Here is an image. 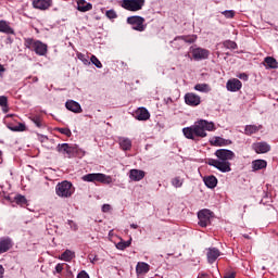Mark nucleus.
I'll return each instance as SVG.
<instances>
[{"label": "nucleus", "mask_w": 278, "mask_h": 278, "mask_svg": "<svg viewBox=\"0 0 278 278\" xmlns=\"http://www.w3.org/2000/svg\"><path fill=\"white\" fill-rule=\"evenodd\" d=\"M5 105H8V97L0 96V106L5 108Z\"/></svg>", "instance_id": "nucleus-43"}, {"label": "nucleus", "mask_w": 278, "mask_h": 278, "mask_svg": "<svg viewBox=\"0 0 278 278\" xmlns=\"http://www.w3.org/2000/svg\"><path fill=\"white\" fill-rule=\"evenodd\" d=\"M53 5V0H33V8L35 10H49Z\"/></svg>", "instance_id": "nucleus-11"}, {"label": "nucleus", "mask_w": 278, "mask_h": 278, "mask_svg": "<svg viewBox=\"0 0 278 278\" xmlns=\"http://www.w3.org/2000/svg\"><path fill=\"white\" fill-rule=\"evenodd\" d=\"M9 129L11 131H25V129H27V127L25 126V124L20 123L17 126H9Z\"/></svg>", "instance_id": "nucleus-35"}, {"label": "nucleus", "mask_w": 278, "mask_h": 278, "mask_svg": "<svg viewBox=\"0 0 278 278\" xmlns=\"http://www.w3.org/2000/svg\"><path fill=\"white\" fill-rule=\"evenodd\" d=\"M213 217H214V213H212V211H210L207 208L201 210L198 213L200 227H207V225H210L212 223Z\"/></svg>", "instance_id": "nucleus-8"}, {"label": "nucleus", "mask_w": 278, "mask_h": 278, "mask_svg": "<svg viewBox=\"0 0 278 278\" xmlns=\"http://www.w3.org/2000/svg\"><path fill=\"white\" fill-rule=\"evenodd\" d=\"M2 112H4V114H8V112H10L8 104L5 106H2Z\"/></svg>", "instance_id": "nucleus-48"}, {"label": "nucleus", "mask_w": 278, "mask_h": 278, "mask_svg": "<svg viewBox=\"0 0 278 278\" xmlns=\"http://www.w3.org/2000/svg\"><path fill=\"white\" fill-rule=\"evenodd\" d=\"M216 159L208 160V166H214L220 173H231V163L230 160L236 157V153L231 150L219 149L215 152Z\"/></svg>", "instance_id": "nucleus-2"}, {"label": "nucleus", "mask_w": 278, "mask_h": 278, "mask_svg": "<svg viewBox=\"0 0 278 278\" xmlns=\"http://www.w3.org/2000/svg\"><path fill=\"white\" fill-rule=\"evenodd\" d=\"M4 274H5V268H3V265H0V278H3Z\"/></svg>", "instance_id": "nucleus-46"}, {"label": "nucleus", "mask_w": 278, "mask_h": 278, "mask_svg": "<svg viewBox=\"0 0 278 278\" xmlns=\"http://www.w3.org/2000/svg\"><path fill=\"white\" fill-rule=\"evenodd\" d=\"M15 203L17 205H27V199L24 195L18 194L15 197Z\"/></svg>", "instance_id": "nucleus-36"}, {"label": "nucleus", "mask_w": 278, "mask_h": 278, "mask_svg": "<svg viewBox=\"0 0 278 278\" xmlns=\"http://www.w3.org/2000/svg\"><path fill=\"white\" fill-rule=\"evenodd\" d=\"M253 150L255 153H268L270 151V146L264 141L253 143Z\"/></svg>", "instance_id": "nucleus-16"}, {"label": "nucleus", "mask_w": 278, "mask_h": 278, "mask_svg": "<svg viewBox=\"0 0 278 278\" xmlns=\"http://www.w3.org/2000/svg\"><path fill=\"white\" fill-rule=\"evenodd\" d=\"M208 264H214L220 257V251L216 248H210L206 253Z\"/></svg>", "instance_id": "nucleus-14"}, {"label": "nucleus", "mask_w": 278, "mask_h": 278, "mask_svg": "<svg viewBox=\"0 0 278 278\" xmlns=\"http://www.w3.org/2000/svg\"><path fill=\"white\" fill-rule=\"evenodd\" d=\"M97 262V256L93 257L92 263L94 264Z\"/></svg>", "instance_id": "nucleus-54"}, {"label": "nucleus", "mask_w": 278, "mask_h": 278, "mask_svg": "<svg viewBox=\"0 0 278 278\" xmlns=\"http://www.w3.org/2000/svg\"><path fill=\"white\" fill-rule=\"evenodd\" d=\"M127 23L128 25L132 26V29H135V31H144L146 26H144V17L142 16H129L127 17Z\"/></svg>", "instance_id": "nucleus-7"}, {"label": "nucleus", "mask_w": 278, "mask_h": 278, "mask_svg": "<svg viewBox=\"0 0 278 278\" xmlns=\"http://www.w3.org/2000/svg\"><path fill=\"white\" fill-rule=\"evenodd\" d=\"M193 60H207L210 58V50L205 48H193L191 50Z\"/></svg>", "instance_id": "nucleus-9"}, {"label": "nucleus", "mask_w": 278, "mask_h": 278, "mask_svg": "<svg viewBox=\"0 0 278 278\" xmlns=\"http://www.w3.org/2000/svg\"><path fill=\"white\" fill-rule=\"evenodd\" d=\"M66 110H70V112H74L75 114H80L81 112V105L78 102H75L74 100H70L65 103Z\"/></svg>", "instance_id": "nucleus-17"}, {"label": "nucleus", "mask_w": 278, "mask_h": 278, "mask_svg": "<svg viewBox=\"0 0 278 278\" xmlns=\"http://www.w3.org/2000/svg\"><path fill=\"white\" fill-rule=\"evenodd\" d=\"M262 129V125H247L244 129L245 136H253V134H257Z\"/></svg>", "instance_id": "nucleus-25"}, {"label": "nucleus", "mask_w": 278, "mask_h": 278, "mask_svg": "<svg viewBox=\"0 0 278 278\" xmlns=\"http://www.w3.org/2000/svg\"><path fill=\"white\" fill-rule=\"evenodd\" d=\"M119 142V147L123 151H129L131 150V139L129 138H125V137H121L118 139Z\"/></svg>", "instance_id": "nucleus-24"}, {"label": "nucleus", "mask_w": 278, "mask_h": 278, "mask_svg": "<svg viewBox=\"0 0 278 278\" xmlns=\"http://www.w3.org/2000/svg\"><path fill=\"white\" fill-rule=\"evenodd\" d=\"M112 210V206L110 204H103L102 206V212L108 213Z\"/></svg>", "instance_id": "nucleus-45"}, {"label": "nucleus", "mask_w": 278, "mask_h": 278, "mask_svg": "<svg viewBox=\"0 0 278 278\" xmlns=\"http://www.w3.org/2000/svg\"><path fill=\"white\" fill-rule=\"evenodd\" d=\"M194 90H197L198 92H210L212 88H210V85L207 84H197L194 86Z\"/></svg>", "instance_id": "nucleus-29"}, {"label": "nucleus", "mask_w": 278, "mask_h": 278, "mask_svg": "<svg viewBox=\"0 0 278 278\" xmlns=\"http://www.w3.org/2000/svg\"><path fill=\"white\" fill-rule=\"evenodd\" d=\"M224 47L226 49H238V43H236V41H225L224 42Z\"/></svg>", "instance_id": "nucleus-39"}, {"label": "nucleus", "mask_w": 278, "mask_h": 278, "mask_svg": "<svg viewBox=\"0 0 278 278\" xmlns=\"http://www.w3.org/2000/svg\"><path fill=\"white\" fill-rule=\"evenodd\" d=\"M130 227H131V229H136L138 227V225L131 224Z\"/></svg>", "instance_id": "nucleus-51"}, {"label": "nucleus", "mask_w": 278, "mask_h": 278, "mask_svg": "<svg viewBox=\"0 0 278 278\" xmlns=\"http://www.w3.org/2000/svg\"><path fill=\"white\" fill-rule=\"evenodd\" d=\"M131 247V239L128 241H119L116 244V249H118L119 251H125V249Z\"/></svg>", "instance_id": "nucleus-31"}, {"label": "nucleus", "mask_w": 278, "mask_h": 278, "mask_svg": "<svg viewBox=\"0 0 278 278\" xmlns=\"http://www.w3.org/2000/svg\"><path fill=\"white\" fill-rule=\"evenodd\" d=\"M198 278H210V275L205 274V273H200L198 275Z\"/></svg>", "instance_id": "nucleus-47"}, {"label": "nucleus", "mask_w": 278, "mask_h": 278, "mask_svg": "<svg viewBox=\"0 0 278 278\" xmlns=\"http://www.w3.org/2000/svg\"><path fill=\"white\" fill-rule=\"evenodd\" d=\"M207 131H216V124L206 119H200L194 125L182 129V134L188 140L207 138Z\"/></svg>", "instance_id": "nucleus-1"}, {"label": "nucleus", "mask_w": 278, "mask_h": 278, "mask_svg": "<svg viewBox=\"0 0 278 278\" xmlns=\"http://www.w3.org/2000/svg\"><path fill=\"white\" fill-rule=\"evenodd\" d=\"M12 116H14V115L9 114V115H7V118H12Z\"/></svg>", "instance_id": "nucleus-52"}, {"label": "nucleus", "mask_w": 278, "mask_h": 278, "mask_svg": "<svg viewBox=\"0 0 278 278\" xmlns=\"http://www.w3.org/2000/svg\"><path fill=\"white\" fill-rule=\"evenodd\" d=\"M105 16H108L110 21H114V18H118V14H116V11L114 10L106 11Z\"/></svg>", "instance_id": "nucleus-38"}, {"label": "nucleus", "mask_w": 278, "mask_h": 278, "mask_svg": "<svg viewBox=\"0 0 278 278\" xmlns=\"http://www.w3.org/2000/svg\"><path fill=\"white\" fill-rule=\"evenodd\" d=\"M135 118H137V121H149V118H151V114L146 108H139L135 112Z\"/></svg>", "instance_id": "nucleus-15"}, {"label": "nucleus", "mask_w": 278, "mask_h": 278, "mask_svg": "<svg viewBox=\"0 0 278 278\" xmlns=\"http://www.w3.org/2000/svg\"><path fill=\"white\" fill-rule=\"evenodd\" d=\"M35 81H38V78H35Z\"/></svg>", "instance_id": "nucleus-56"}, {"label": "nucleus", "mask_w": 278, "mask_h": 278, "mask_svg": "<svg viewBox=\"0 0 278 278\" xmlns=\"http://www.w3.org/2000/svg\"><path fill=\"white\" fill-rule=\"evenodd\" d=\"M252 166L254 170H262V168H266L267 163L264 160H256L253 161Z\"/></svg>", "instance_id": "nucleus-28"}, {"label": "nucleus", "mask_w": 278, "mask_h": 278, "mask_svg": "<svg viewBox=\"0 0 278 278\" xmlns=\"http://www.w3.org/2000/svg\"><path fill=\"white\" fill-rule=\"evenodd\" d=\"M90 62L94 64L97 68H103V64H101V61H99L96 55H91Z\"/></svg>", "instance_id": "nucleus-37"}, {"label": "nucleus", "mask_w": 278, "mask_h": 278, "mask_svg": "<svg viewBox=\"0 0 278 278\" xmlns=\"http://www.w3.org/2000/svg\"><path fill=\"white\" fill-rule=\"evenodd\" d=\"M0 33L14 35V28L10 26V23L7 21L0 20Z\"/></svg>", "instance_id": "nucleus-20"}, {"label": "nucleus", "mask_w": 278, "mask_h": 278, "mask_svg": "<svg viewBox=\"0 0 278 278\" xmlns=\"http://www.w3.org/2000/svg\"><path fill=\"white\" fill-rule=\"evenodd\" d=\"M213 147H227L231 144V140L223 139V137H214L211 140Z\"/></svg>", "instance_id": "nucleus-18"}, {"label": "nucleus", "mask_w": 278, "mask_h": 278, "mask_svg": "<svg viewBox=\"0 0 278 278\" xmlns=\"http://www.w3.org/2000/svg\"><path fill=\"white\" fill-rule=\"evenodd\" d=\"M185 103L191 108H197V105H201V97L192 92L186 93Z\"/></svg>", "instance_id": "nucleus-10"}, {"label": "nucleus", "mask_w": 278, "mask_h": 278, "mask_svg": "<svg viewBox=\"0 0 278 278\" xmlns=\"http://www.w3.org/2000/svg\"><path fill=\"white\" fill-rule=\"evenodd\" d=\"M83 181L92 182V184H112V176H108L105 174L97 173V174H87L81 177Z\"/></svg>", "instance_id": "nucleus-5"}, {"label": "nucleus", "mask_w": 278, "mask_h": 278, "mask_svg": "<svg viewBox=\"0 0 278 278\" xmlns=\"http://www.w3.org/2000/svg\"><path fill=\"white\" fill-rule=\"evenodd\" d=\"M179 39L184 40L185 42H188L189 45H192V42H197V36L195 35L181 36V37H179Z\"/></svg>", "instance_id": "nucleus-33"}, {"label": "nucleus", "mask_w": 278, "mask_h": 278, "mask_svg": "<svg viewBox=\"0 0 278 278\" xmlns=\"http://www.w3.org/2000/svg\"><path fill=\"white\" fill-rule=\"evenodd\" d=\"M146 0H122L121 8L128 12H140L144 8Z\"/></svg>", "instance_id": "nucleus-6"}, {"label": "nucleus", "mask_w": 278, "mask_h": 278, "mask_svg": "<svg viewBox=\"0 0 278 278\" xmlns=\"http://www.w3.org/2000/svg\"><path fill=\"white\" fill-rule=\"evenodd\" d=\"M30 121H33L36 124V127H43L45 124L42 123V116L40 115H33L30 116Z\"/></svg>", "instance_id": "nucleus-32"}, {"label": "nucleus", "mask_w": 278, "mask_h": 278, "mask_svg": "<svg viewBox=\"0 0 278 278\" xmlns=\"http://www.w3.org/2000/svg\"><path fill=\"white\" fill-rule=\"evenodd\" d=\"M222 14H223L226 18H233V16H236V11H233V10L223 11Z\"/></svg>", "instance_id": "nucleus-41"}, {"label": "nucleus", "mask_w": 278, "mask_h": 278, "mask_svg": "<svg viewBox=\"0 0 278 278\" xmlns=\"http://www.w3.org/2000/svg\"><path fill=\"white\" fill-rule=\"evenodd\" d=\"M147 173L142 169H130L129 179L131 181H142V178L146 177Z\"/></svg>", "instance_id": "nucleus-13"}, {"label": "nucleus", "mask_w": 278, "mask_h": 278, "mask_svg": "<svg viewBox=\"0 0 278 278\" xmlns=\"http://www.w3.org/2000/svg\"><path fill=\"white\" fill-rule=\"evenodd\" d=\"M226 88L230 92H238V90L242 88V81H240V79L237 78L229 79L226 84Z\"/></svg>", "instance_id": "nucleus-12"}, {"label": "nucleus", "mask_w": 278, "mask_h": 278, "mask_svg": "<svg viewBox=\"0 0 278 278\" xmlns=\"http://www.w3.org/2000/svg\"><path fill=\"white\" fill-rule=\"evenodd\" d=\"M78 60H80L81 62H84L85 64H90V61L88 60V58H86V54L83 53H78L77 54Z\"/></svg>", "instance_id": "nucleus-42"}, {"label": "nucleus", "mask_w": 278, "mask_h": 278, "mask_svg": "<svg viewBox=\"0 0 278 278\" xmlns=\"http://www.w3.org/2000/svg\"><path fill=\"white\" fill-rule=\"evenodd\" d=\"M55 194L61 199H71L73 194H75V187H73V182L67 180L59 182L55 187Z\"/></svg>", "instance_id": "nucleus-3"}, {"label": "nucleus", "mask_w": 278, "mask_h": 278, "mask_svg": "<svg viewBox=\"0 0 278 278\" xmlns=\"http://www.w3.org/2000/svg\"><path fill=\"white\" fill-rule=\"evenodd\" d=\"M239 79H249V76H247V74H241L240 76H239Z\"/></svg>", "instance_id": "nucleus-50"}, {"label": "nucleus", "mask_w": 278, "mask_h": 278, "mask_svg": "<svg viewBox=\"0 0 278 278\" xmlns=\"http://www.w3.org/2000/svg\"><path fill=\"white\" fill-rule=\"evenodd\" d=\"M204 184L207 188H216L218 179H216V176H207L204 178Z\"/></svg>", "instance_id": "nucleus-26"}, {"label": "nucleus", "mask_w": 278, "mask_h": 278, "mask_svg": "<svg viewBox=\"0 0 278 278\" xmlns=\"http://www.w3.org/2000/svg\"><path fill=\"white\" fill-rule=\"evenodd\" d=\"M77 10L79 12H90V10H92V4L86 2V0H78L77 1Z\"/></svg>", "instance_id": "nucleus-23"}, {"label": "nucleus", "mask_w": 278, "mask_h": 278, "mask_svg": "<svg viewBox=\"0 0 278 278\" xmlns=\"http://www.w3.org/2000/svg\"><path fill=\"white\" fill-rule=\"evenodd\" d=\"M12 249V240L9 238L0 239V253H8Z\"/></svg>", "instance_id": "nucleus-19"}, {"label": "nucleus", "mask_w": 278, "mask_h": 278, "mask_svg": "<svg viewBox=\"0 0 278 278\" xmlns=\"http://www.w3.org/2000/svg\"><path fill=\"white\" fill-rule=\"evenodd\" d=\"M265 64H267L268 68H277L278 66L277 60L273 56L265 58Z\"/></svg>", "instance_id": "nucleus-30"}, {"label": "nucleus", "mask_w": 278, "mask_h": 278, "mask_svg": "<svg viewBox=\"0 0 278 278\" xmlns=\"http://www.w3.org/2000/svg\"><path fill=\"white\" fill-rule=\"evenodd\" d=\"M243 238H247L249 240L250 237L249 235H243Z\"/></svg>", "instance_id": "nucleus-53"}, {"label": "nucleus", "mask_w": 278, "mask_h": 278, "mask_svg": "<svg viewBox=\"0 0 278 278\" xmlns=\"http://www.w3.org/2000/svg\"><path fill=\"white\" fill-rule=\"evenodd\" d=\"M151 270V266L144 262H139L136 266L137 275H147Z\"/></svg>", "instance_id": "nucleus-21"}, {"label": "nucleus", "mask_w": 278, "mask_h": 278, "mask_svg": "<svg viewBox=\"0 0 278 278\" xmlns=\"http://www.w3.org/2000/svg\"><path fill=\"white\" fill-rule=\"evenodd\" d=\"M56 151H59V153H63V155H72L73 147L68 143H62L56 147Z\"/></svg>", "instance_id": "nucleus-22"}, {"label": "nucleus", "mask_w": 278, "mask_h": 278, "mask_svg": "<svg viewBox=\"0 0 278 278\" xmlns=\"http://www.w3.org/2000/svg\"><path fill=\"white\" fill-rule=\"evenodd\" d=\"M64 270V264L62 263H59L56 266H55V273H62Z\"/></svg>", "instance_id": "nucleus-44"}, {"label": "nucleus", "mask_w": 278, "mask_h": 278, "mask_svg": "<svg viewBox=\"0 0 278 278\" xmlns=\"http://www.w3.org/2000/svg\"><path fill=\"white\" fill-rule=\"evenodd\" d=\"M172 185L174 186V188H181V186H184V179L177 176L172 180Z\"/></svg>", "instance_id": "nucleus-34"}, {"label": "nucleus", "mask_w": 278, "mask_h": 278, "mask_svg": "<svg viewBox=\"0 0 278 278\" xmlns=\"http://www.w3.org/2000/svg\"><path fill=\"white\" fill-rule=\"evenodd\" d=\"M73 257H75V252H73L71 250H66L65 252H63L61 254L59 260H62L63 262H71V260H73Z\"/></svg>", "instance_id": "nucleus-27"}, {"label": "nucleus", "mask_w": 278, "mask_h": 278, "mask_svg": "<svg viewBox=\"0 0 278 278\" xmlns=\"http://www.w3.org/2000/svg\"><path fill=\"white\" fill-rule=\"evenodd\" d=\"M24 46L26 47V49L35 51L37 55H47V43H42V41L40 40L27 38L24 41Z\"/></svg>", "instance_id": "nucleus-4"}, {"label": "nucleus", "mask_w": 278, "mask_h": 278, "mask_svg": "<svg viewBox=\"0 0 278 278\" xmlns=\"http://www.w3.org/2000/svg\"><path fill=\"white\" fill-rule=\"evenodd\" d=\"M58 131H60V134H63V136H67V138H71V136H73V132L68 128H58Z\"/></svg>", "instance_id": "nucleus-40"}, {"label": "nucleus", "mask_w": 278, "mask_h": 278, "mask_svg": "<svg viewBox=\"0 0 278 278\" xmlns=\"http://www.w3.org/2000/svg\"><path fill=\"white\" fill-rule=\"evenodd\" d=\"M35 81H38V78H35Z\"/></svg>", "instance_id": "nucleus-55"}, {"label": "nucleus", "mask_w": 278, "mask_h": 278, "mask_svg": "<svg viewBox=\"0 0 278 278\" xmlns=\"http://www.w3.org/2000/svg\"><path fill=\"white\" fill-rule=\"evenodd\" d=\"M3 73H5V67H3L2 64H0V76L3 75Z\"/></svg>", "instance_id": "nucleus-49"}]
</instances>
